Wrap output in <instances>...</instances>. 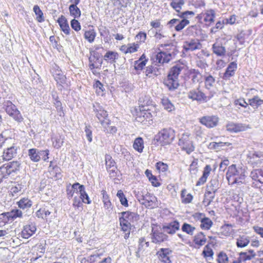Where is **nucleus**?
I'll return each mask as SVG.
<instances>
[{
	"mask_svg": "<svg viewBox=\"0 0 263 263\" xmlns=\"http://www.w3.org/2000/svg\"><path fill=\"white\" fill-rule=\"evenodd\" d=\"M3 105L6 113L12 118L14 120L18 123L23 122L24 118L20 111L11 101L9 100L5 101L3 103Z\"/></svg>",
	"mask_w": 263,
	"mask_h": 263,
	"instance_id": "nucleus-4",
	"label": "nucleus"
},
{
	"mask_svg": "<svg viewBox=\"0 0 263 263\" xmlns=\"http://www.w3.org/2000/svg\"><path fill=\"white\" fill-rule=\"evenodd\" d=\"M237 68V63L235 62H231L227 67L225 72L223 73L222 79L225 80H230L231 77L235 75Z\"/></svg>",
	"mask_w": 263,
	"mask_h": 263,
	"instance_id": "nucleus-18",
	"label": "nucleus"
},
{
	"mask_svg": "<svg viewBox=\"0 0 263 263\" xmlns=\"http://www.w3.org/2000/svg\"><path fill=\"white\" fill-rule=\"evenodd\" d=\"M245 171L240 167H237L235 164L230 165L226 173V178L229 184L241 185L245 179Z\"/></svg>",
	"mask_w": 263,
	"mask_h": 263,
	"instance_id": "nucleus-1",
	"label": "nucleus"
},
{
	"mask_svg": "<svg viewBox=\"0 0 263 263\" xmlns=\"http://www.w3.org/2000/svg\"><path fill=\"white\" fill-rule=\"evenodd\" d=\"M122 216L119 221L122 231H126L131 229L132 223L139 220V215L134 212H123L121 213Z\"/></svg>",
	"mask_w": 263,
	"mask_h": 263,
	"instance_id": "nucleus-2",
	"label": "nucleus"
},
{
	"mask_svg": "<svg viewBox=\"0 0 263 263\" xmlns=\"http://www.w3.org/2000/svg\"><path fill=\"white\" fill-rule=\"evenodd\" d=\"M101 194L103 196V202L104 203V207L106 209H109L111 207V203L110 201L108 195L105 190H103L101 191Z\"/></svg>",
	"mask_w": 263,
	"mask_h": 263,
	"instance_id": "nucleus-48",
	"label": "nucleus"
},
{
	"mask_svg": "<svg viewBox=\"0 0 263 263\" xmlns=\"http://www.w3.org/2000/svg\"><path fill=\"white\" fill-rule=\"evenodd\" d=\"M78 259L81 263H97L99 260V254H93L87 257L80 256Z\"/></svg>",
	"mask_w": 263,
	"mask_h": 263,
	"instance_id": "nucleus-26",
	"label": "nucleus"
},
{
	"mask_svg": "<svg viewBox=\"0 0 263 263\" xmlns=\"http://www.w3.org/2000/svg\"><path fill=\"white\" fill-rule=\"evenodd\" d=\"M221 233L225 236H231L234 233L232 226L229 224H224L221 228Z\"/></svg>",
	"mask_w": 263,
	"mask_h": 263,
	"instance_id": "nucleus-45",
	"label": "nucleus"
},
{
	"mask_svg": "<svg viewBox=\"0 0 263 263\" xmlns=\"http://www.w3.org/2000/svg\"><path fill=\"white\" fill-rule=\"evenodd\" d=\"M165 46L170 47L166 48L167 51L158 52L156 56V62L163 64L169 62L175 57L176 47L173 45L167 44Z\"/></svg>",
	"mask_w": 263,
	"mask_h": 263,
	"instance_id": "nucleus-6",
	"label": "nucleus"
},
{
	"mask_svg": "<svg viewBox=\"0 0 263 263\" xmlns=\"http://www.w3.org/2000/svg\"><path fill=\"white\" fill-rule=\"evenodd\" d=\"M117 196L119 198L121 203L123 205H124L125 206H128L127 200L126 198L125 197L122 191H121V190L118 191L117 192Z\"/></svg>",
	"mask_w": 263,
	"mask_h": 263,
	"instance_id": "nucleus-60",
	"label": "nucleus"
},
{
	"mask_svg": "<svg viewBox=\"0 0 263 263\" xmlns=\"http://www.w3.org/2000/svg\"><path fill=\"white\" fill-rule=\"evenodd\" d=\"M202 47L201 43L199 40L196 39H191L184 42L183 49L186 52L193 51L195 50L200 49Z\"/></svg>",
	"mask_w": 263,
	"mask_h": 263,
	"instance_id": "nucleus-14",
	"label": "nucleus"
},
{
	"mask_svg": "<svg viewBox=\"0 0 263 263\" xmlns=\"http://www.w3.org/2000/svg\"><path fill=\"white\" fill-rule=\"evenodd\" d=\"M145 74L149 78L158 76L161 74V69L156 65H151L146 67Z\"/></svg>",
	"mask_w": 263,
	"mask_h": 263,
	"instance_id": "nucleus-24",
	"label": "nucleus"
},
{
	"mask_svg": "<svg viewBox=\"0 0 263 263\" xmlns=\"http://www.w3.org/2000/svg\"><path fill=\"white\" fill-rule=\"evenodd\" d=\"M200 222V227L203 230H209L213 225V222L209 218L203 217Z\"/></svg>",
	"mask_w": 263,
	"mask_h": 263,
	"instance_id": "nucleus-50",
	"label": "nucleus"
},
{
	"mask_svg": "<svg viewBox=\"0 0 263 263\" xmlns=\"http://www.w3.org/2000/svg\"><path fill=\"white\" fill-rule=\"evenodd\" d=\"M181 229L183 232H184L189 235H193L194 231L195 230V228L188 223H184L182 225Z\"/></svg>",
	"mask_w": 263,
	"mask_h": 263,
	"instance_id": "nucleus-59",
	"label": "nucleus"
},
{
	"mask_svg": "<svg viewBox=\"0 0 263 263\" xmlns=\"http://www.w3.org/2000/svg\"><path fill=\"white\" fill-rule=\"evenodd\" d=\"M152 117V114L151 110L143 106H141L140 111L137 112L136 120L139 122H144L147 119H151Z\"/></svg>",
	"mask_w": 263,
	"mask_h": 263,
	"instance_id": "nucleus-15",
	"label": "nucleus"
},
{
	"mask_svg": "<svg viewBox=\"0 0 263 263\" xmlns=\"http://www.w3.org/2000/svg\"><path fill=\"white\" fill-rule=\"evenodd\" d=\"M218 121L219 118L217 116H206L200 118V122L208 128L215 127Z\"/></svg>",
	"mask_w": 263,
	"mask_h": 263,
	"instance_id": "nucleus-13",
	"label": "nucleus"
},
{
	"mask_svg": "<svg viewBox=\"0 0 263 263\" xmlns=\"http://www.w3.org/2000/svg\"><path fill=\"white\" fill-rule=\"evenodd\" d=\"M215 12L213 9L206 10L196 16V18L201 23H204L205 25L210 26L214 22Z\"/></svg>",
	"mask_w": 263,
	"mask_h": 263,
	"instance_id": "nucleus-10",
	"label": "nucleus"
},
{
	"mask_svg": "<svg viewBox=\"0 0 263 263\" xmlns=\"http://www.w3.org/2000/svg\"><path fill=\"white\" fill-rule=\"evenodd\" d=\"M217 261L218 263H228L229 258L224 252H220L218 255Z\"/></svg>",
	"mask_w": 263,
	"mask_h": 263,
	"instance_id": "nucleus-62",
	"label": "nucleus"
},
{
	"mask_svg": "<svg viewBox=\"0 0 263 263\" xmlns=\"http://www.w3.org/2000/svg\"><path fill=\"white\" fill-rule=\"evenodd\" d=\"M190 75L191 76L192 81L193 83H197L201 79V74L198 70L192 69L190 71Z\"/></svg>",
	"mask_w": 263,
	"mask_h": 263,
	"instance_id": "nucleus-53",
	"label": "nucleus"
},
{
	"mask_svg": "<svg viewBox=\"0 0 263 263\" xmlns=\"http://www.w3.org/2000/svg\"><path fill=\"white\" fill-rule=\"evenodd\" d=\"M18 208L23 210L28 209L32 205V201L28 198H23L17 202Z\"/></svg>",
	"mask_w": 263,
	"mask_h": 263,
	"instance_id": "nucleus-33",
	"label": "nucleus"
},
{
	"mask_svg": "<svg viewBox=\"0 0 263 263\" xmlns=\"http://www.w3.org/2000/svg\"><path fill=\"white\" fill-rule=\"evenodd\" d=\"M89 58V66L90 69L97 68L101 66L102 62L100 61L99 55L95 51L90 52Z\"/></svg>",
	"mask_w": 263,
	"mask_h": 263,
	"instance_id": "nucleus-20",
	"label": "nucleus"
},
{
	"mask_svg": "<svg viewBox=\"0 0 263 263\" xmlns=\"http://www.w3.org/2000/svg\"><path fill=\"white\" fill-rule=\"evenodd\" d=\"M8 221L13 220L17 217H22V212L18 209L12 210L10 212H6Z\"/></svg>",
	"mask_w": 263,
	"mask_h": 263,
	"instance_id": "nucleus-37",
	"label": "nucleus"
},
{
	"mask_svg": "<svg viewBox=\"0 0 263 263\" xmlns=\"http://www.w3.org/2000/svg\"><path fill=\"white\" fill-rule=\"evenodd\" d=\"M214 254L212 249L208 246L206 245L202 251V255L205 258L208 257H212Z\"/></svg>",
	"mask_w": 263,
	"mask_h": 263,
	"instance_id": "nucleus-63",
	"label": "nucleus"
},
{
	"mask_svg": "<svg viewBox=\"0 0 263 263\" xmlns=\"http://www.w3.org/2000/svg\"><path fill=\"white\" fill-rule=\"evenodd\" d=\"M10 174L11 173L5 164L0 167V183L4 179L7 178Z\"/></svg>",
	"mask_w": 263,
	"mask_h": 263,
	"instance_id": "nucleus-49",
	"label": "nucleus"
},
{
	"mask_svg": "<svg viewBox=\"0 0 263 263\" xmlns=\"http://www.w3.org/2000/svg\"><path fill=\"white\" fill-rule=\"evenodd\" d=\"M84 131L87 140L89 142H91L92 140L91 126L90 125H86Z\"/></svg>",
	"mask_w": 263,
	"mask_h": 263,
	"instance_id": "nucleus-61",
	"label": "nucleus"
},
{
	"mask_svg": "<svg viewBox=\"0 0 263 263\" xmlns=\"http://www.w3.org/2000/svg\"><path fill=\"white\" fill-rule=\"evenodd\" d=\"M69 10L70 15L74 18H79L81 16V11L77 5H70Z\"/></svg>",
	"mask_w": 263,
	"mask_h": 263,
	"instance_id": "nucleus-51",
	"label": "nucleus"
},
{
	"mask_svg": "<svg viewBox=\"0 0 263 263\" xmlns=\"http://www.w3.org/2000/svg\"><path fill=\"white\" fill-rule=\"evenodd\" d=\"M183 68V66L179 64L176 65L171 68L168 76L178 80V77Z\"/></svg>",
	"mask_w": 263,
	"mask_h": 263,
	"instance_id": "nucleus-34",
	"label": "nucleus"
},
{
	"mask_svg": "<svg viewBox=\"0 0 263 263\" xmlns=\"http://www.w3.org/2000/svg\"><path fill=\"white\" fill-rule=\"evenodd\" d=\"M211 170L212 168L210 165H206L204 167L202 176L199 178V180L196 183L197 186L203 184L206 182Z\"/></svg>",
	"mask_w": 263,
	"mask_h": 263,
	"instance_id": "nucleus-28",
	"label": "nucleus"
},
{
	"mask_svg": "<svg viewBox=\"0 0 263 263\" xmlns=\"http://www.w3.org/2000/svg\"><path fill=\"white\" fill-rule=\"evenodd\" d=\"M93 108L96 117L104 128H106L110 124V121L108 119L107 111L97 103L93 104Z\"/></svg>",
	"mask_w": 263,
	"mask_h": 263,
	"instance_id": "nucleus-7",
	"label": "nucleus"
},
{
	"mask_svg": "<svg viewBox=\"0 0 263 263\" xmlns=\"http://www.w3.org/2000/svg\"><path fill=\"white\" fill-rule=\"evenodd\" d=\"M213 96L211 95V96L207 97L205 95L200 89L199 87L197 89H192L187 93V97L193 101H197L198 102L207 101Z\"/></svg>",
	"mask_w": 263,
	"mask_h": 263,
	"instance_id": "nucleus-11",
	"label": "nucleus"
},
{
	"mask_svg": "<svg viewBox=\"0 0 263 263\" xmlns=\"http://www.w3.org/2000/svg\"><path fill=\"white\" fill-rule=\"evenodd\" d=\"M164 84L170 90H174L177 89L179 86L178 80L170 76H167V79L164 81Z\"/></svg>",
	"mask_w": 263,
	"mask_h": 263,
	"instance_id": "nucleus-25",
	"label": "nucleus"
},
{
	"mask_svg": "<svg viewBox=\"0 0 263 263\" xmlns=\"http://www.w3.org/2000/svg\"><path fill=\"white\" fill-rule=\"evenodd\" d=\"M28 156L31 161L36 162L40 161L39 156V149L36 148H31L28 150Z\"/></svg>",
	"mask_w": 263,
	"mask_h": 263,
	"instance_id": "nucleus-46",
	"label": "nucleus"
},
{
	"mask_svg": "<svg viewBox=\"0 0 263 263\" xmlns=\"http://www.w3.org/2000/svg\"><path fill=\"white\" fill-rule=\"evenodd\" d=\"M172 251L168 248H161L158 252L160 259L164 263H171V261L168 256L172 253Z\"/></svg>",
	"mask_w": 263,
	"mask_h": 263,
	"instance_id": "nucleus-23",
	"label": "nucleus"
},
{
	"mask_svg": "<svg viewBox=\"0 0 263 263\" xmlns=\"http://www.w3.org/2000/svg\"><path fill=\"white\" fill-rule=\"evenodd\" d=\"M178 144L187 154H191L195 149L190 135L187 133L183 134L179 140Z\"/></svg>",
	"mask_w": 263,
	"mask_h": 263,
	"instance_id": "nucleus-8",
	"label": "nucleus"
},
{
	"mask_svg": "<svg viewBox=\"0 0 263 263\" xmlns=\"http://www.w3.org/2000/svg\"><path fill=\"white\" fill-rule=\"evenodd\" d=\"M206 242V238L202 232L198 233L194 237V242L198 247L203 246Z\"/></svg>",
	"mask_w": 263,
	"mask_h": 263,
	"instance_id": "nucleus-36",
	"label": "nucleus"
},
{
	"mask_svg": "<svg viewBox=\"0 0 263 263\" xmlns=\"http://www.w3.org/2000/svg\"><path fill=\"white\" fill-rule=\"evenodd\" d=\"M161 102L164 108L167 111L171 112L175 110L174 105L167 98L163 97L162 98Z\"/></svg>",
	"mask_w": 263,
	"mask_h": 263,
	"instance_id": "nucleus-40",
	"label": "nucleus"
},
{
	"mask_svg": "<svg viewBox=\"0 0 263 263\" xmlns=\"http://www.w3.org/2000/svg\"><path fill=\"white\" fill-rule=\"evenodd\" d=\"M139 48V45L138 43H133L129 44L128 45L127 47L125 50V53H132L136 52L138 50V49Z\"/></svg>",
	"mask_w": 263,
	"mask_h": 263,
	"instance_id": "nucleus-57",
	"label": "nucleus"
},
{
	"mask_svg": "<svg viewBox=\"0 0 263 263\" xmlns=\"http://www.w3.org/2000/svg\"><path fill=\"white\" fill-rule=\"evenodd\" d=\"M138 199L141 204L146 206H153L156 198L153 195L146 192L142 193V195L138 196Z\"/></svg>",
	"mask_w": 263,
	"mask_h": 263,
	"instance_id": "nucleus-12",
	"label": "nucleus"
},
{
	"mask_svg": "<svg viewBox=\"0 0 263 263\" xmlns=\"http://www.w3.org/2000/svg\"><path fill=\"white\" fill-rule=\"evenodd\" d=\"M18 147L16 145L5 148L3 151L2 158L5 161H9L14 158L17 153Z\"/></svg>",
	"mask_w": 263,
	"mask_h": 263,
	"instance_id": "nucleus-16",
	"label": "nucleus"
},
{
	"mask_svg": "<svg viewBox=\"0 0 263 263\" xmlns=\"http://www.w3.org/2000/svg\"><path fill=\"white\" fill-rule=\"evenodd\" d=\"M219 183L217 179H212L207 185V192L209 194H214L219 189Z\"/></svg>",
	"mask_w": 263,
	"mask_h": 263,
	"instance_id": "nucleus-32",
	"label": "nucleus"
},
{
	"mask_svg": "<svg viewBox=\"0 0 263 263\" xmlns=\"http://www.w3.org/2000/svg\"><path fill=\"white\" fill-rule=\"evenodd\" d=\"M249 105L254 109H256L263 104V99H261L258 96H255L248 100Z\"/></svg>",
	"mask_w": 263,
	"mask_h": 263,
	"instance_id": "nucleus-39",
	"label": "nucleus"
},
{
	"mask_svg": "<svg viewBox=\"0 0 263 263\" xmlns=\"http://www.w3.org/2000/svg\"><path fill=\"white\" fill-rule=\"evenodd\" d=\"M250 177L253 180L260 183H263V170L255 169L250 174Z\"/></svg>",
	"mask_w": 263,
	"mask_h": 263,
	"instance_id": "nucleus-27",
	"label": "nucleus"
},
{
	"mask_svg": "<svg viewBox=\"0 0 263 263\" xmlns=\"http://www.w3.org/2000/svg\"><path fill=\"white\" fill-rule=\"evenodd\" d=\"M80 187V193H79L80 196H79L82 199V202L87 204L90 203L91 200H90L88 194L86 193L85 191L84 186L81 185Z\"/></svg>",
	"mask_w": 263,
	"mask_h": 263,
	"instance_id": "nucleus-47",
	"label": "nucleus"
},
{
	"mask_svg": "<svg viewBox=\"0 0 263 263\" xmlns=\"http://www.w3.org/2000/svg\"><path fill=\"white\" fill-rule=\"evenodd\" d=\"M178 24L175 26V29L177 31H180L182 30L186 26L189 24L190 22L187 19H182L181 21L178 22Z\"/></svg>",
	"mask_w": 263,
	"mask_h": 263,
	"instance_id": "nucleus-58",
	"label": "nucleus"
},
{
	"mask_svg": "<svg viewBox=\"0 0 263 263\" xmlns=\"http://www.w3.org/2000/svg\"><path fill=\"white\" fill-rule=\"evenodd\" d=\"M147 60L146 59V57L144 54H143L140 58L135 62L134 67L136 70H141L143 67L145 66Z\"/></svg>",
	"mask_w": 263,
	"mask_h": 263,
	"instance_id": "nucleus-38",
	"label": "nucleus"
},
{
	"mask_svg": "<svg viewBox=\"0 0 263 263\" xmlns=\"http://www.w3.org/2000/svg\"><path fill=\"white\" fill-rule=\"evenodd\" d=\"M36 228L35 224L30 223L24 227L22 231V237L25 239H28L31 237L36 231Z\"/></svg>",
	"mask_w": 263,
	"mask_h": 263,
	"instance_id": "nucleus-21",
	"label": "nucleus"
},
{
	"mask_svg": "<svg viewBox=\"0 0 263 263\" xmlns=\"http://www.w3.org/2000/svg\"><path fill=\"white\" fill-rule=\"evenodd\" d=\"M97 33L94 29H90L85 31L84 37L89 43H92L96 36Z\"/></svg>",
	"mask_w": 263,
	"mask_h": 263,
	"instance_id": "nucleus-42",
	"label": "nucleus"
},
{
	"mask_svg": "<svg viewBox=\"0 0 263 263\" xmlns=\"http://www.w3.org/2000/svg\"><path fill=\"white\" fill-rule=\"evenodd\" d=\"M215 83V79L211 75L204 77V85L206 89H211L214 86Z\"/></svg>",
	"mask_w": 263,
	"mask_h": 263,
	"instance_id": "nucleus-44",
	"label": "nucleus"
},
{
	"mask_svg": "<svg viewBox=\"0 0 263 263\" xmlns=\"http://www.w3.org/2000/svg\"><path fill=\"white\" fill-rule=\"evenodd\" d=\"M184 0H179L178 2L173 1L170 5L177 12H180L182 6L184 4Z\"/></svg>",
	"mask_w": 263,
	"mask_h": 263,
	"instance_id": "nucleus-55",
	"label": "nucleus"
},
{
	"mask_svg": "<svg viewBox=\"0 0 263 263\" xmlns=\"http://www.w3.org/2000/svg\"><path fill=\"white\" fill-rule=\"evenodd\" d=\"M164 232L162 228L153 227L151 233L152 242L156 244H160L167 241L168 237L166 234H164Z\"/></svg>",
	"mask_w": 263,
	"mask_h": 263,
	"instance_id": "nucleus-9",
	"label": "nucleus"
},
{
	"mask_svg": "<svg viewBox=\"0 0 263 263\" xmlns=\"http://www.w3.org/2000/svg\"><path fill=\"white\" fill-rule=\"evenodd\" d=\"M231 145V143L229 142H211L209 144V147L211 149H215L216 151L219 150L221 148L224 146H229Z\"/></svg>",
	"mask_w": 263,
	"mask_h": 263,
	"instance_id": "nucleus-52",
	"label": "nucleus"
},
{
	"mask_svg": "<svg viewBox=\"0 0 263 263\" xmlns=\"http://www.w3.org/2000/svg\"><path fill=\"white\" fill-rule=\"evenodd\" d=\"M105 163L108 172L110 175L113 174V176H114V174L116 173L117 167L116 166L115 161L112 159L111 157L109 155H105Z\"/></svg>",
	"mask_w": 263,
	"mask_h": 263,
	"instance_id": "nucleus-22",
	"label": "nucleus"
},
{
	"mask_svg": "<svg viewBox=\"0 0 263 263\" xmlns=\"http://www.w3.org/2000/svg\"><path fill=\"white\" fill-rule=\"evenodd\" d=\"M195 15V13L192 11H186L183 12H180L178 16L182 19L189 18Z\"/></svg>",
	"mask_w": 263,
	"mask_h": 263,
	"instance_id": "nucleus-64",
	"label": "nucleus"
},
{
	"mask_svg": "<svg viewBox=\"0 0 263 263\" xmlns=\"http://www.w3.org/2000/svg\"><path fill=\"white\" fill-rule=\"evenodd\" d=\"M236 246L238 248H243L248 246L250 242L249 237L246 235H240L236 239Z\"/></svg>",
	"mask_w": 263,
	"mask_h": 263,
	"instance_id": "nucleus-35",
	"label": "nucleus"
},
{
	"mask_svg": "<svg viewBox=\"0 0 263 263\" xmlns=\"http://www.w3.org/2000/svg\"><path fill=\"white\" fill-rule=\"evenodd\" d=\"M93 87L98 95H102L103 91L105 90L103 85L99 81L95 82L93 84Z\"/></svg>",
	"mask_w": 263,
	"mask_h": 263,
	"instance_id": "nucleus-56",
	"label": "nucleus"
},
{
	"mask_svg": "<svg viewBox=\"0 0 263 263\" xmlns=\"http://www.w3.org/2000/svg\"><path fill=\"white\" fill-rule=\"evenodd\" d=\"M256 256V254L253 250H250L248 252H240L238 259L241 261L250 260Z\"/></svg>",
	"mask_w": 263,
	"mask_h": 263,
	"instance_id": "nucleus-30",
	"label": "nucleus"
},
{
	"mask_svg": "<svg viewBox=\"0 0 263 263\" xmlns=\"http://www.w3.org/2000/svg\"><path fill=\"white\" fill-rule=\"evenodd\" d=\"M156 140L161 145L171 144L175 138V132L171 128H163L155 136Z\"/></svg>",
	"mask_w": 263,
	"mask_h": 263,
	"instance_id": "nucleus-3",
	"label": "nucleus"
},
{
	"mask_svg": "<svg viewBox=\"0 0 263 263\" xmlns=\"http://www.w3.org/2000/svg\"><path fill=\"white\" fill-rule=\"evenodd\" d=\"M227 130L231 133H238L246 130L248 126L242 123L229 122L226 126Z\"/></svg>",
	"mask_w": 263,
	"mask_h": 263,
	"instance_id": "nucleus-17",
	"label": "nucleus"
},
{
	"mask_svg": "<svg viewBox=\"0 0 263 263\" xmlns=\"http://www.w3.org/2000/svg\"><path fill=\"white\" fill-rule=\"evenodd\" d=\"M180 224L178 221L175 220L162 227L163 232L170 234H174L179 229Z\"/></svg>",
	"mask_w": 263,
	"mask_h": 263,
	"instance_id": "nucleus-19",
	"label": "nucleus"
},
{
	"mask_svg": "<svg viewBox=\"0 0 263 263\" xmlns=\"http://www.w3.org/2000/svg\"><path fill=\"white\" fill-rule=\"evenodd\" d=\"M5 164L9 168L11 174L18 171L21 165V163L17 161H11Z\"/></svg>",
	"mask_w": 263,
	"mask_h": 263,
	"instance_id": "nucleus-43",
	"label": "nucleus"
},
{
	"mask_svg": "<svg viewBox=\"0 0 263 263\" xmlns=\"http://www.w3.org/2000/svg\"><path fill=\"white\" fill-rule=\"evenodd\" d=\"M133 148L139 153H142L144 148L143 140L141 137L136 138L133 143Z\"/></svg>",
	"mask_w": 263,
	"mask_h": 263,
	"instance_id": "nucleus-41",
	"label": "nucleus"
},
{
	"mask_svg": "<svg viewBox=\"0 0 263 263\" xmlns=\"http://www.w3.org/2000/svg\"><path fill=\"white\" fill-rule=\"evenodd\" d=\"M118 58V53L112 51H108L104 55V60L111 64L115 63Z\"/></svg>",
	"mask_w": 263,
	"mask_h": 263,
	"instance_id": "nucleus-31",
	"label": "nucleus"
},
{
	"mask_svg": "<svg viewBox=\"0 0 263 263\" xmlns=\"http://www.w3.org/2000/svg\"><path fill=\"white\" fill-rule=\"evenodd\" d=\"M213 52L217 56L222 57L224 56L226 52V50L224 47L219 43H214L212 46Z\"/></svg>",
	"mask_w": 263,
	"mask_h": 263,
	"instance_id": "nucleus-29",
	"label": "nucleus"
},
{
	"mask_svg": "<svg viewBox=\"0 0 263 263\" xmlns=\"http://www.w3.org/2000/svg\"><path fill=\"white\" fill-rule=\"evenodd\" d=\"M33 11L36 16V19L39 22L41 23L44 21L43 13L37 5H35L33 7Z\"/></svg>",
	"mask_w": 263,
	"mask_h": 263,
	"instance_id": "nucleus-54",
	"label": "nucleus"
},
{
	"mask_svg": "<svg viewBox=\"0 0 263 263\" xmlns=\"http://www.w3.org/2000/svg\"><path fill=\"white\" fill-rule=\"evenodd\" d=\"M246 161L253 167H263V153L255 151H249Z\"/></svg>",
	"mask_w": 263,
	"mask_h": 263,
	"instance_id": "nucleus-5",
	"label": "nucleus"
}]
</instances>
